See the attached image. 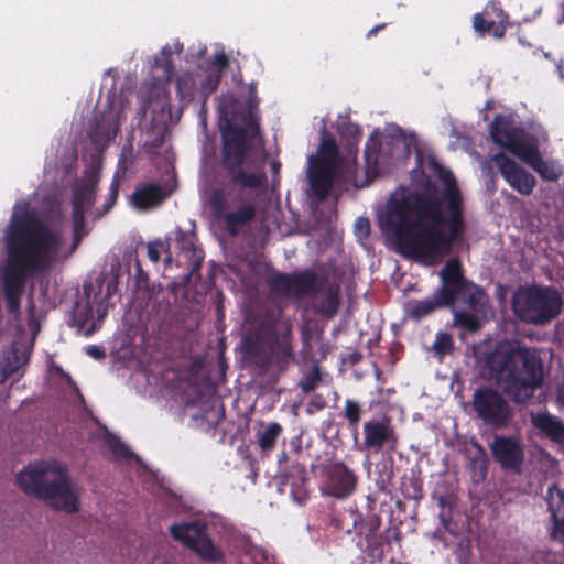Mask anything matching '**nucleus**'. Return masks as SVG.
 I'll return each mask as SVG.
<instances>
[{"mask_svg": "<svg viewBox=\"0 0 564 564\" xmlns=\"http://www.w3.org/2000/svg\"><path fill=\"white\" fill-rule=\"evenodd\" d=\"M229 66V58L225 52L216 53L212 66L206 70L200 80V91L205 98L212 96L218 88L221 80V73Z\"/></svg>", "mask_w": 564, "mask_h": 564, "instance_id": "bb28decb", "label": "nucleus"}, {"mask_svg": "<svg viewBox=\"0 0 564 564\" xmlns=\"http://www.w3.org/2000/svg\"><path fill=\"white\" fill-rule=\"evenodd\" d=\"M440 278L442 285L434 294L411 306L409 314L413 319H422L442 307H452L457 300L470 308H476L485 296L482 288L465 278L463 264L458 258H452L445 263Z\"/></svg>", "mask_w": 564, "mask_h": 564, "instance_id": "423d86ee", "label": "nucleus"}, {"mask_svg": "<svg viewBox=\"0 0 564 564\" xmlns=\"http://www.w3.org/2000/svg\"><path fill=\"white\" fill-rule=\"evenodd\" d=\"M90 313H91V310H90V308H87L86 314H85V317H84V319H83L82 322H86V319H87V317H88V314H90Z\"/></svg>", "mask_w": 564, "mask_h": 564, "instance_id": "052dcab7", "label": "nucleus"}, {"mask_svg": "<svg viewBox=\"0 0 564 564\" xmlns=\"http://www.w3.org/2000/svg\"><path fill=\"white\" fill-rule=\"evenodd\" d=\"M454 349V341L452 336L448 333L440 332L436 335V338L432 345V350L438 357H444L447 354H451Z\"/></svg>", "mask_w": 564, "mask_h": 564, "instance_id": "a19ab883", "label": "nucleus"}, {"mask_svg": "<svg viewBox=\"0 0 564 564\" xmlns=\"http://www.w3.org/2000/svg\"><path fill=\"white\" fill-rule=\"evenodd\" d=\"M456 499L453 495H441L437 498V506L440 510L454 509Z\"/></svg>", "mask_w": 564, "mask_h": 564, "instance_id": "de8ad7c7", "label": "nucleus"}, {"mask_svg": "<svg viewBox=\"0 0 564 564\" xmlns=\"http://www.w3.org/2000/svg\"><path fill=\"white\" fill-rule=\"evenodd\" d=\"M520 160L538 173L544 182L556 183L564 174V166L558 160L543 159L538 140L520 156Z\"/></svg>", "mask_w": 564, "mask_h": 564, "instance_id": "f3484780", "label": "nucleus"}, {"mask_svg": "<svg viewBox=\"0 0 564 564\" xmlns=\"http://www.w3.org/2000/svg\"><path fill=\"white\" fill-rule=\"evenodd\" d=\"M511 307L521 322L545 326L560 316L563 299L553 286H521L512 295Z\"/></svg>", "mask_w": 564, "mask_h": 564, "instance_id": "0eeeda50", "label": "nucleus"}, {"mask_svg": "<svg viewBox=\"0 0 564 564\" xmlns=\"http://www.w3.org/2000/svg\"><path fill=\"white\" fill-rule=\"evenodd\" d=\"M356 229L364 236H367L370 231V224L367 218L359 217L356 221Z\"/></svg>", "mask_w": 564, "mask_h": 564, "instance_id": "8fccbe9b", "label": "nucleus"}, {"mask_svg": "<svg viewBox=\"0 0 564 564\" xmlns=\"http://www.w3.org/2000/svg\"><path fill=\"white\" fill-rule=\"evenodd\" d=\"M335 166L323 162L310 161L307 178L313 194L319 199H325L334 182Z\"/></svg>", "mask_w": 564, "mask_h": 564, "instance_id": "5701e85b", "label": "nucleus"}, {"mask_svg": "<svg viewBox=\"0 0 564 564\" xmlns=\"http://www.w3.org/2000/svg\"><path fill=\"white\" fill-rule=\"evenodd\" d=\"M207 531V524L199 520L176 522L169 527V532L173 540L193 551L202 561L208 563L221 562L225 558V554L213 542Z\"/></svg>", "mask_w": 564, "mask_h": 564, "instance_id": "6e6552de", "label": "nucleus"}, {"mask_svg": "<svg viewBox=\"0 0 564 564\" xmlns=\"http://www.w3.org/2000/svg\"><path fill=\"white\" fill-rule=\"evenodd\" d=\"M151 143H152V145H153L154 148H159V147H161V145L163 144V138H162V137H156V138H154V139L152 140V142H151Z\"/></svg>", "mask_w": 564, "mask_h": 564, "instance_id": "6e6d98bb", "label": "nucleus"}, {"mask_svg": "<svg viewBox=\"0 0 564 564\" xmlns=\"http://www.w3.org/2000/svg\"><path fill=\"white\" fill-rule=\"evenodd\" d=\"M173 54L172 46L166 44L162 47L160 55L154 57L155 66L163 69L166 80H170L174 73V64L171 58Z\"/></svg>", "mask_w": 564, "mask_h": 564, "instance_id": "4c0bfd02", "label": "nucleus"}, {"mask_svg": "<svg viewBox=\"0 0 564 564\" xmlns=\"http://www.w3.org/2000/svg\"><path fill=\"white\" fill-rule=\"evenodd\" d=\"M171 195V192L158 183H143L135 187L131 195L132 206L147 212L161 206Z\"/></svg>", "mask_w": 564, "mask_h": 564, "instance_id": "aec40b11", "label": "nucleus"}, {"mask_svg": "<svg viewBox=\"0 0 564 564\" xmlns=\"http://www.w3.org/2000/svg\"><path fill=\"white\" fill-rule=\"evenodd\" d=\"M108 446L113 455V458L117 460H130L133 457V453L129 449V447L117 437L110 438L108 441Z\"/></svg>", "mask_w": 564, "mask_h": 564, "instance_id": "37998d69", "label": "nucleus"}, {"mask_svg": "<svg viewBox=\"0 0 564 564\" xmlns=\"http://www.w3.org/2000/svg\"><path fill=\"white\" fill-rule=\"evenodd\" d=\"M15 480L25 495L44 501L56 511L70 514L79 511L78 487L72 481L67 467L59 463H31L17 474Z\"/></svg>", "mask_w": 564, "mask_h": 564, "instance_id": "39448f33", "label": "nucleus"}, {"mask_svg": "<svg viewBox=\"0 0 564 564\" xmlns=\"http://www.w3.org/2000/svg\"><path fill=\"white\" fill-rule=\"evenodd\" d=\"M530 422L539 435L564 447V422L560 417L545 410L531 412Z\"/></svg>", "mask_w": 564, "mask_h": 564, "instance_id": "6ab92c4d", "label": "nucleus"}, {"mask_svg": "<svg viewBox=\"0 0 564 564\" xmlns=\"http://www.w3.org/2000/svg\"><path fill=\"white\" fill-rule=\"evenodd\" d=\"M386 25H387L386 23H380V24L375 25L373 28H371V29L368 31V33L366 34V37H367V39H370V37H372V36L377 35V33H378L379 31L383 30V29L386 28Z\"/></svg>", "mask_w": 564, "mask_h": 564, "instance_id": "864d4df0", "label": "nucleus"}, {"mask_svg": "<svg viewBox=\"0 0 564 564\" xmlns=\"http://www.w3.org/2000/svg\"><path fill=\"white\" fill-rule=\"evenodd\" d=\"M454 322L457 326L471 333L477 332L481 327V323L477 315L466 311H456L454 313Z\"/></svg>", "mask_w": 564, "mask_h": 564, "instance_id": "58836bf2", "label": "nucleus"}, {"mask_svg": "<svg viewBox=\"0 0 564 564\" xmlns=\"http://www.w3.org/2000/svg\"><path fill=\"white\" fill-rule=\"evenodd\" d=\"M401 141L390 137L377 140L371 137L365 147V170L369 180L376 178L380 173V165L388 164L389 159L395 155V149Z\"/></svg>", "mask_w": 564, "mask_h": 564, "instance_id": "2eb2a0df", "label": "nucleus"}, {"mask_svg": "<svg viewBox=\"0 0 564 564\" xmlns=\"http://www.w3.org/2000/svg\"><path fill=\"white\" fill-rule=\"evenodd\" d=\"M558 73H560V77L562 79H564V68L563 67L558 66Z\"/></svg>", "mask_w": 564, "mask_h": 564, "instance_id": "13d9d810", "label": "nucleus"}, {"mask_svg": "<svg viewBox=\"0 0 564 564\" xmlns=\"http://www.w3.org/2000/svg\"><path fill=\"white\" fill-rule=\"evenodd\" d=\"M321 288L322 282L312 269L291 273V296L293 297L314 296L321 291Z\"/></svg>", "mask_w": 564, "mask_h": 564, "instance_id": "393cba45", "label": "nucleus"}, {"mask_svg": "<svg viewBox=\"0 0 564 564\" xmlns=\"http://www.w3.org/2000/svg\"><path fill=\"white\" fill-rule=\"evenodd\" d=\"M100 167L93 163L84 172V178L73 187L72 205L90 208L96 198V187L100 178Z\"/></svg>", "mask_w": 564, "mask_h": 564, "instance_id": "4be33fe9", "label": "nucleus"}, {"mask_svg": "<svg viewBox=\"0 0 564 564\" xmlns=\"http://www.w3.org/2000/svg\"><path fill=\"white\" fill-rule=\"evenodd\" d=\"M322 381L319 367L317 364H314L311 370L303 375V377L299 381V387L304 393H310L316 389V387Z\"/></svg>", "mask_w": 564, "mask_h": 564, "instance_id": "ea45409f", "label": "nucleus"}, {"mask_svg": "<svg viewBox=\"0 0 564 564\" xmlns=\"http://www.w3.org/2000/svg\"><path fill=\"white\" fill-rule=\"evenodd\" d=\"M501 176L511 188L522 195H530L536 186L535 177L503 152L491 158Z\"/></svg>", "mask_w": 564, "mask_h": 564, "instance_id": "ddd939ff", "label": "nucleus"}, {"mask_svg": "<svg viewBox=\"0 0 564 564\" xmlns=\"http://www.w3.org/2000/svg\"><path fill=\"white\" fill-rule=\"evenodd\" d=\"M471 408L479 420L497 430L506 429L512 419L508 400L489 386H480L474 391Z\"/></svg>", "mask_w": 564, "mask_h": 564, "instance_id": "1a4fd4ad", "label": "nucleus"}, {"mask_svg": "<svg viewBox=\"0 0 564 564\" xmlns=\"http://www.w3.org/2000/svg\"><path fill=\"white\" fill-rule=\"evenodd\" d=\"M473 445L476 453L469 459V468L482 480L487 476L489 459L485 448L478 442L475 441Z\"/></svg>", "mask_w": 564, "mask_h": 564, "instance_id": "f704fd0d", "label": "nucleus"}, {"mask_svg": "<svg viewBox=\"0 0 564 564\" xmlns=\"http://www.w3.org/2000/svg\"><path fill=\"white\" fill-rule=\"evenodd\" d=\"M166 262H170L171 261V256L169 254L165 259Z\"/></svg>", "mask_w": 564, "mask_h": 564, "instance_id": "e2e57ef3", "label": "nucleus"}, {"mask_svg": "<svg viewBox=\"0 0 564 564\" xmlns=\"http://www.w3.org/2000/svg\"><path fill=\"white\" fill-rule=\"evenodd\" d=\"M4 245L3 291L8 311L15 313L20 307L25 278L45 272L53 265L63 239L39 218L29 202L19 200L13 206L6 229Z\"/></svg>", "mask_w": 564, "mask_h": 564, "instance_id": "7ed1b4c3", "label": "nucleus"}, {"mask_svg": "<svg viewBox=\"0 0 564 564\" xmlns=\"http://www.w3.org/2000/svg\"><path fill=\"white\" fill-rule=\"evenodd\" d=\"M489 133L492 141L520 156L533 144L535 137L529 135L516 124L510 116L497 115L490 123Z\"/></svg>", "mask_w": 564, "mask_h": 564, "instance_id": "9d476101", "label": "nucleus"}, {"mask_svg": "<svg viewBox=\"0 0 564 564\" xmlns=\"http://www.w3.org/2000/svg\"><path fill=\"white\" fill-rule=\"evenodd\" d=\"M488 12L476 13L473 17V28L480 35L490 34L496 39H502L506 34L508 19L507 15L501 13V18L498 21L487 18Z\"/></svg>", "mask_w": 564, "mask_h": 564, "instance_id": "c85d7f7f", "label": "nucleus"}, {"mask_svg": "<svg viewBox=\"0 0 564 564\" xmlns=\"http://www.w3.org/2000/svg\"><path fill=\"white\" fill-rule=\"evenodd\" d=\"M379 221L404 254L426 262L451 254L467 227L463 195L453 177L446 181L442 199L420 193L391 198Z\"/></svg>", "mask_w": 564, "mask_h": 564, "instance_id": "f257e3e1", "label": "nucleus"}, {"mask_svg": "<svg viewBox=\"0 0 564 564\" xmlns=\"http://www.w3.org/2000/svg\"><path fill=\"white\" fill-rule=\"evenodd\" d=\"M267 284L271 293L291 296V273H273L267 279Z\"/></svg>", "mask_w": 564, "mask_h": 564, "instance_id": "72a5a7b5", "label": "nucleus"}, {"mask_svg": "<svg viewBox=\"0 0 564 564\" xmlns=\"http://www.w3.org/2000/svg\"><path fill=\"white\" fill-rule=\"evenodd\" d=\"M360 359H361V355H360V354H358V352H355V354H352V355L350 356V361H351V364H354V365H355V364H357V362H359V361H360Z\"/></svg>", "mask_w": 564, "mask_h": 564, "instance_id": "4d7b16f0", "label": "nucleus"}, {"mask_svg": "<svg viewBox=\"0 0 564 564\" xmlns=\"http://www.w3.org/2000/svg\"><path fill=\"white\" fill-rule=\"evenodd\" d=\"M72 207H73L72 223L73 224L84 223L85 221V213H86L87 208L75 206V205H72Z\"/></svg>", "mask_w": 564, "mask_h": 564, "instance_id": "09e8293b", "label": "nucleus"}, {"mask_svg": "<svg viewBox=\"0 0 564 564\" xmlns=\"http://www.w3.org/2000/svg\"><path fill=\"white\" fill-rule=\"evenodd\" d=\"M283 427L278 422H270L268 424L261 423V430L257 433V443L263 454L271 453L275 446L278 438L281 436Z\"/></svg>", "mask_w": 564, "mask_h": 564, "instance_id": "7c9ffc66", "label": "nucleus"}, {"mask_svg": "<svg viewBox=\"0 0 564 564\" xmlns=\"http://www.w3.org/2000/svg\"><path fill=\"white\" fill-rule=\"evenodd\" d=\"M200 78L199 74H193L185 72L176 78V93L180 102L183 106L188 105L194 99L198 98L200 101V111H206L207 99L200 91Z\"/></svg>", "mask_w": 564, "mask_h": 564, "instance_id": "b1692460", "label": "nucleus"}, {"mask_svg": "<svg viewBox=\"0 0 564 564\" xmlns=\"http://www.w3.org/2000/svg\"><path fill=\"white\" fill-rule=\"evenodd\" d=\"M324 491L335 498L349 497L356 489L358 477L343 462L329 464L325 469Z\"/></svg>", "mask_w": 564, "mask_h": 564, "instance_id": "dca6fc26", "label": "nucleus"}, {"mask_svg": "<svg viewBox=\"0 0 564 564\" xmlns=\"http://www.w3.org/2000/svg\"><path fill=\"white\" fill-rule=\"evenodd\" d=\"M29 360V354L20 346L13 344L4 348L0 355V384L17 373Z\"/></svg>", "mask_w": 564, "mask_h": 564, "instance_id": "a878e982", "label": "nucleus"}, {"mask_svg": "<svg viewBox=\"0 0 564 564\" xmlns=\"http://www.w3.org/2000/svg\"><path fill=\"white\" fill-rule=\"evenodd\" d=\"M440 521L445 531L453 535H457L459 530L457 524L453 521V509L440 510Z\"/></svg>", "mask_w": 564, "mask_h": 564, "instance_id": "c03bdc74", "label": "nucleus"}, {"mask_svg": "<svg viewBox=\"0 0 564 564\" xmlns=\"http://www.w3.org/2000/svg\"><path fill=\"white\" fill-rule=\"evenodd\" d=\"M176 247L189 254L193 261V269L198 270L203 262L202 250L196 247V237L194 234L178 230L175 238Z\"/></svg>", "mask_w": 564, "mask_h": 564, "instance_id": "473e14b6", "label": "nucleus"}, {"mask_svg": "<svg viewBox=\"0 0 564 564\" xmlns=\"http://www.w3.org/2000/svg\"><path fill=\"white\" fill-rule=\"evenodd\" d=\"M285 484L290 486V494L294 501L302 505L308 499L306 487L307 473L302 464H293L285 474Z\"/></svg>", "mask_w": 564, "mask_h": 564, "instance_id": "cd10ccee", "label": "nucleus"}, {"mask_svg": "<svg viewBox=\"0 0 564 564\" xmlns=\"http://www.w3.org/2000/svg\"><path fill=\"white\" fill-rule=\"evenodd\" d=\"M557 496L560 501L556 507H554L552 502L549 503L551 520L553 522L550 535L553 541L564 546V490L558 489Z\"/></svg>", "mask_w": 564, "mask_h": 564, "instance_id": "2f4dec72", "label": "nucleus"}, {"mask_svg": "<svg viewBox=\"0 0 564 564\" xmlns=\"http://www.w3.org/2000/svg\"><path fill=\"white\" fill-rule=\"evenodd\" d=\"M279 167H280V163H273V164H272V169H273V171H278V170H279Z\"/></svg>", "mask_w": 564, "mask_h": 564, "instance_id": "680f3d73", "label": "nucleus"}, {"mask_svg": "<svg viewBox=\"0 0 564 564\" xmlns=\"http://www.w3.org/2000/svg\"><path fill=\"white\" fill-rule=\"evenodd\" d=\"M88 235V230L86 229V223H76L73 224V241L70 246V253L75 252L79 245L82 243L85 236Z\"/></svg>", "mask_w": 564, "mask_h": 564, "instance_id": "a18cd8bd", "label": "nucleus"}, {"mask_svg": "<svg viewBox=\"0 0 564 564\" xmlns=\"http://www.w3.org/2000/svg\"><path fill=\"white\" fill-rule=\"evenodd\" d=\"M399 440L394 426L389 419L370 420L364 424V447L371 453H380L384 448L394 451Z\"/></svg>", "mask_w": 564, "mask_h": 564, "instance_id": "f8f14e48", "label": "nucleus"}, {"mask_svg": "<svg viewBox=\"0 0 564 564\" xmlns=\"http://www.w3.org/2000/svg\"><path fill=\"white\" fill-rule=\"evenodd\" d=\"M313 306L319 315L333 318L339 307V288L335 284L329 285L321 297L315 299Z\"/></svg>", "mask_w": 564, "mask_h": 564, "instance_id": "c756f323", "label": "nucleus"}, {"mask_svg": "<svg viewBox=\"0 0 564 564\" xmlns=\"http://www.w3.org/2000/svg\"><path fill=\"white\" fill-rule=\"evenodd\" d=\"M119 196V184L117 181H112L109 187V194L107 202L104 205L102 213L99 214V216H102L107 214L116 204Z\"/></svg>", "mask_w": 564, "mask_h": 564, "instance_id": "49530a36", "label": "nucleus"}, {"mask_svg": "<svg viewBox=\"0 0 564 564\" xmlns=\"http://www.w3.org/2000/svg\"><path fill=\"white\" fill-rule=\"evenodd\" d=\"M87 352H88L89 356H91L95 359H99V358L105 357V351L101 348L97 347V346L88 347Z\"/></svg>", "mask_w": 564, "mask_h": 564, "instance_id": "3c124183", "label": "nucleus"}, {"mask_svg": "<svg viewBox=\"0 0 564 564\" xmlns=\"http://www.w3.org/2000/svg\"><path fill=\"white\" fill-rule=\"evenodd\" d=\"M120 130V113L112 106L96 117V122L90 132L91 142L107 145L112 141Z\"/></svg>", "mask_w": 564, "mask_h": 564, "instance_id": "412c9836", "label": "nucleus"}, {"mask_svg": "<svg viewBox=\"0 0 564 564\" xmlns=\"http://www.w3.org/2000/svg\"><path fill=\"white\" fill-rule=\"evenodd\" d=\"M556 403L557 405L564 408V384H561L556 388Z\"/></svg>", "mask_w": 564, "mask_h": 564, "instance_id": "603ef678", "label": "nucleus"}, {"mask_svg": "<svg viewBox=\"0 0 564 564\" xmlns=\"http://www.w3.org/2000/svg\"><path fill=\"white\" fill-rule=\"evenodd\" d=\"M492 457L502 469L520 471L524 460L523 444L514 436L497 435L490 444Z\"/></svg>", "mask_w": 564, "mask_h": 564, "instance_id": "4468645a", "label": "nucleus"}, {"mask_svg": "<svg viewBox=\"0 0 564 564\" xmlns=\"http://www.w3.org/2000/svg\"><path fill=\"white\" fill-rule=\"evenodd\" d=\"M336 527L346 534L365 535L366 552L371 556H380L383 553L381 546L382 538L377 534L379 527L378 518L365 520L362 514L352 509H347L335 519Z\"/></svg>", "mask_w": 564, "mask_h": 564, "instance_id": "9b49d317", "label": "nucleus"}, {"mask_svg": "<svg viewBox=\"0 0 564 564\" xmlns=\"http://www.w3.org/2000/svg\"><path fill=\"white\" fill-rule=\"evenodd\" d=\"M256 93V88L254 87H251L250 88V100H249V104H251L252 101V94Z\"/></svg>", "mask_w": 564, "mask_h": 564, "instance_id": "bf43d9fd", "label": "nucleus"}, {"mask_svg": "<svg viewBox=\"0 0 564 564\" xmlns=\"http://www.w3.org/2000/svg\"><path fill=\"white\" fill-rule=\"evenodd\" d=\"M264 333L270 350L269 362L284 371L295 361L290 330L280 335L273 327H268Z\"/></svg>", "mask_w": 564, "mask_h": 564, "instance_id": "a211bd4d", "label": "nucleus"}, {"mask_svg": "<svg viewBox=\"0 0 564 564\" xmlns=\"http://www.w3.org/2000/svg\"><path fill=\"white\" fill-rule=\"evenodd\" d=\"M173 53L181 54L183 52V43L176 40L172 45Z\"/></svg>", "mask_w": 564, "mask_h": 564, "instance_id": "5fc2aeb1", "label": "nucleus"}, {"mask_svg": "<svg viewBox=\"0 0 564 564\" xmlns=\"http://www.w3.org/2000/svg\"><path fill=\"white\" fill-rule=\"evenodd\" d=\"M338 156V148L333 139H324L318 148V155L311 156L310 161L323 162L324 164L335 166Z\"/></svg>", "mask_w": 564, "mask_h": 564, "instance_id": "c9c22d12", "label": "nucleus"}, {"mask_svg": "<svg viewBox=\"0 0 564 564\" xmlns=\"http://www.w3.org/2000/svg\"><path fill=\"white\" fill-rule=\"evenodd\" d=\"M148 258L151 262L158 263L161 259V253H170L171 243L169 240H154L148 243Z\"/></svg>", "mask_w": 564, "mask_h": 564, "instance_id": "79ce46f5", "label": "nucleus"}, {"mask_svg": "<svg viewBox=\"0 0 564 564\" xmlns=\"http://www.w3.org/2000/svg\"><path fill=\"white\" fill-rule=\"evenodd\" d=\"M484 368L490 379L499 382L516 404H525L544 381L543 361L538 349L519 340H498L485 352Z\"/></svg>", "mask_w": 564, "mask_h": 564, "instance_id": "20e7f679", "label": "nucleus"}, {"mask_svg": "<svg viewBox=\"0 0 564 564\" xmlns=\"http://www.w3.org/2000/svg\"><path fill=\"white\" fill-rule=\"evenodd\" d=\"M362 412H364L362 406L358 401H356L354 399H347L345 401L343 415L347 420L348 427L352 432L358 431Z\"/></svg>", "mask_w": 564, "mask_h": 564, "instance_id": "e433bc0d", "label": "nucleus"}, {"mask_svg": "<svg viewBox=\"0 0 564 564\" xmlns=\"http://www.w3.org/2000/svg\"><path fill=\"white\" fill-rule=\"evenodd\" d=\"M259 120L252 106L249 105L243 126L230 121L220 126V156L221 165L227 172V180L214 189L210 204L215 215L223 219L231 237L238 236L241 229L251 224L257 216L253 199L249 197L246 189H258L267 180L263 171L247 172L242 167L252 140L260 133Z\"/></svg>", "mask_w": 564, "mask_h": 564, "instance_id": "f03ea898", "label": "nucleus"}]
</instances>
